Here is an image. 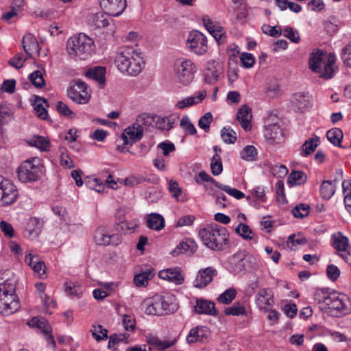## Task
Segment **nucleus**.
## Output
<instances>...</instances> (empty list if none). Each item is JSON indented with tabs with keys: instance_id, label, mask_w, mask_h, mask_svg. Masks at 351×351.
<instances>
[{
	"instance_id": "f257e3e1",
	"label": "nucleus",
	"mask_w": 351,
	"mask_h": 351,
	"mask_svg": "<svg viewBox=\"0 0 351 351\" xmlns=\"http://www.w3.org/2000/svg\"><path fill=\"white\" fill-rule=\"evenodd\" d=\"M202 241L214 251H223L229 245V233L225 227L215 225L203 228L199 232Z\"/></svg>"
},
{
	"instance_id": "37998d69",
	"label": "nucleus",
	"mask_w": 351,
	"mask_h": 351,
	"mask_svg": "<svg viewBox=\"0 0 351 351\" xmlns=\"http://www.w3.org/2000/svg\"><path fill=\"white\" fill-rule=\"evenodd\" d=\"M136 227L137 223L134 221H122L115 225L116 230L123 234L133 232Z\"/></svg>"
},
{
	"instance_id": "c85d7f7f",
	"label": "nucleus",
	"mask_w": 351,
	"mask_h": 351,
	"mask_svg": "<svg viewBox=\"0 0 351 351\" xmlns=\"http://www.w3.org/2000/svg\"><path fill=\"white\" fill-rule=\"evenodd\" d=\"M22 45L27 54L31 56L34 52L39 53L40 47L36 38L31 34H26L22 40Z\"/></svg>"
},
{
	"instance_id": "bf43d9fd",
	"label": "nucleus",
	"mask_w": 351,
	"mask_h": 351,
	"mask_svg": "<svg viewBox=\"0 0 351 351\" xmlns=\"http://www.w3.org/2000/svg\"><path fill=\"white\" fill-rule=\"evenodd\" d=\"M341 59L346 66L351 67V41L342 49Z\"/></svg>"
},
{
	"instance_id": "c03bdc74",
	"label": "nucleus",
	"mask_w": 351,
	"mask_h": 351,
	"mask_svg": "<svg viewBox=\"0 0 351 351\" xmlns=\"http://www.w3.org/2000/svg\"><path fill=\"white\" fill-rule=\"evenodd\" d=\"M330 292L328 289H318L314 293V299L320 305V308L323 310L326 304L328 297L330 296Z\"/></svg>"
},
{
	"instance_id": "bb28decb",
	"label": "nucleus",
	"mask_w": 351,
	"mask_h": 351,
	"mask_svg": "<svg viewBox=\"0 0 351 351\" xmlns=\"http://www.w3.org/2000/svg\"><path fill=\"white\" fill-rule=\"evenodd\" d=\"M132 58L129 60V69L127 74L132 76L138 75L143 70L144 61L141 53L136 50V56H131Z\"/></svg>"
},
{
	"instance_id": "20e7f679",
	"label": "nucleus",
	"mask_w": 351,
	"mask_h": 351,
	"mask_svg": "<svg viewBox=\"0 0 351 351\" xmlns=\"http://www.w3.org/2000/svg\"><path fill=\"white\" fill-rule=\"evenodd\" d=\"M196 71L197 67L191 60L178 59L173 65L174 77L183 85L191 84Z\"/></svg>"
},
{
	"instance_id": "0eeeda50",
	"label": "nucleus",
	"mask_w": 351,
	"mask_h": 351,
	"mask_svg": "<svg viewBox=\"0 0 351 351\" xmlns=\"http://www.w3.org/2000/svg\"><path fill=\"white\" fill-rule=\"evenodd\" d=\"M186 43L189 50L197 55H202L208 50L206 37L199 31L191 32Z\"/></svg>"
},
{
	"instance_id": "774afa93",
	"label": "nucleus",
	"mask_w": 351,
	"mask_h": 351,
	"mask_svg": "<svg viewBox=\"0 0 351 351\" xmlns=\"http://www.w3.org/2000/svg\"><path fill=\"white\" fill-rule=\"evenodd\" d=\"M262 31L263 33L272 37H278L282 34V29L278 26L271 27L269 25H263L262 26Z\"/></svg>"
},
{
	"instance_id": "338daca9",
	"label": "nucleus",
	"mask_w": 351,
	"mask_h": 351,
	"mask_svg": "<svg viewBox=\"0 0 351 351\" xmlns=\"http://www.w3.org/2000/svg\"><path fill=\"white\" fill-rule=\"evenodd\" d=\"M56 109L62 116H68L70 118L75 117V113L69 108V107L62 101H58L56 105Z\"/></svg>"
},
{
	"instance_id": "a19ab883",
	"label": "nucleus",
	"mask_w": 351,
	"mask_h": 351,
	"mask_svg": "<svg viewBox=\"0 0 351 351\" xmlns=\"http://www.w3.org/2000/svg\"><path fill=\"white\" fill-rule=\"evenodd\" d=\"M328 140L334 145L341 147L342 138L343 137L342 131L337 128L328 130L326 133Z\"/></svg>"
},
{
	"instance_id": "603ef678",
	"label": "nucleus",
	"mask_w": 351,
	"mask_h": 351,
	"mask_svg": "<svg viewBox=\"0 0 351 351\" xmlns=\"http://www.w3.org/2000/svg\"><path fill=\"white\" fill-rule=\"evenodd\" d=\"M93 337L97 341L108 338V330L104 328L101 325L93 326L90 330Z\"/></svg>"
},
{
	"instance_id": "8fccbe9b",
	"label": "nucleus",
	"mask_w": 351,
	"mask_h": 351,
	"mask_svg": "<svg viewBox=\"0 0 351 351\" xmlns=\"http://www.w3.org/2000/svg\"><path fill=\"white\" fill-rule=\"evenodd\" d=\"M310 206L305 204H299L292 209L293 215L296 218H304L308 215Z\"/></svg>"
},
{
	"instance_id": "cd10ccee",
	"label": "nucleus",
	"mask_w": 351,
	"mask_h": 351,
	"mask_svg": "<svg viewBox=\"0 0 351 351\" xmlns=\"http://www.w3.org/2000/svg\"><path fill=\"white\" fill-rule=\"evenodd\" d=\"M206 94V91L203 90L199 92L197 95L188 97L179 101L176 104V107L178 109H184L185 108L198 104L205 99Z\"/></svg>"
},
{
	"instance_id": "6e6552de",
	"label": "nucleus",
	"mask_w": 351,
	"mask_h": 351,
	"mask_svg": "<svg viewBox=\"0 0 351 351\" xmlns=\"http://www.w3.org/2000/svg\"><path fill=\"white\" fill-rule=\"evenodd\" d=\"M20 302L15 292L0 291V313L4 315L13 314L20 308Z\"/></svg>"
},
{
	"instance_id": "13d9d810",
	"label": "nucleus",
	"mask_w": 351,
	"mask_h": 351,
	"mask_svg": "<svg viewBox=\"0 0 351 351\" xmlns=\"http://www.w3.org/2000/svg\"><path fill=\"white\" fill-rule=\"evenodd\" d=\"M283 36L294 43H298L300 40L298 32L291 27H286L284 28Z\"/></svg>"
},
{
	"instance_id": "393cba45",
	"label": "nucleus",
	"mask_w": 351,
	"mask_h": 351,
	"mask_svg": "<svg viewBox=\"0 0 351 351\" xmlns=\"http://www.w3.org/2000/svg\"><path fill=\"white\" fill-rule=\"evenodd\" d=\"M251 108L246 105L242 106L237 112V119L239 121L241 126L245 130L251 129Z\"/></svg>"
},
{
	"instance_id": "a211bd4d",
	"label": "nucleus",
	"mask_w": 351,
	"mask_h": 351,
	"mask_svg": "<svg viewBox=\"0 0 351 351\" xmlns=\"http://www.w3.org/2000/svg\"><path fill=\"white\" fill-rule=\"evenodd\" d=\"M143 306L145 313L148 315H164L161 295L156 294L152 298L145 300Z\"/></svg>"
},
{
	"instance_id": "79ce46f5",
	"label": "nucleus",
	"mask_w": 351,
	"mask_h": 351,
	"mask_svg": "<svg viewBox=\"0 0 351 351\" xmlns=\"http://www.w3.org/2000/svg\"><path fill=\"white\" fill-rule=\"evenodd\" d=\"M307 176L302 171H292L289 174L287 182L290 185H300L306 182Z\"/></svg>"
},
{
	"instance_id": "69168bd1",
	"label": "nucleus",
	"mask_w": 351,
	"mask_h": 351,
	"mask_svg": "<svg viewBox=\"0 0 351 351\" xmlns=\"http://www.w3.org/2000/svg\"><path fill=\"white\" fill-rule=\"evenodd\" d=\"M218 189H220L221 190L224 191L228 194L234 197L237 199H241L245 197V195L242 191H239L236 189L231 188L229 186H226V185H223V184H221L220 186H219Z\"/></svg>"
},
{
	"instance_id": "58836bf2",
	"label": "nucleus",
	"mask_w": 351,
	"mask_h": 351,
	"mask_svg": "<svg viewBox=\"0 0 351 351\" xmlns=\"http://www.w3.org/2000/svg\"><path fill=\"white\" fill-rule=\"evenodd\" d=\"M337 181V178H335L333 181L324 180L322 182L319 190L322 198L329 199L334 195L335 192L334 182Z\"/></svg>"
},
{
	"instance_id": "ea45409f",
	"label": "nucleus",
	"mask_w": 351,
	"mask_h": 351,
	"mask_svg": "<svg viewBox=\"0 0 351 351\" xmlns=\"http://www.w3.org/2000/svg\"><path fill=\"white\" fill-rule=\"evenodd\" d=\"M319 142V137L316 136L314 138L306 140L302 145L300 154L304 157L311 154L318 146Z\"/></svg>"
},
{
	"instance_id": "3c124183",
	"label": "nucleus",
	"mask_w": 351,
	"mask_h": 351,
	"mask_svg": "<svg viewBox=\"0 0 351 351\" xmlns=\"http://www.w3.org/2000/svg\"><path fill=\"white\" fill-rule=\"evenodd\" d=\"M29 80L36 88H43L45 86V81L43 78V72L37 70L29 75Z\"/></svg>"
},
{
	"instance_id": "5701e85b",
	"label": "nucleus",
	"mask_w": 351,
	"mask_h": 351,
	"mask_svg": "<svg viewBox=\"0 0 351 351\" xmlns=\"http://www.w3.org/2000/svg\"><path fill=\"white\" fill-rule=\"evenodd\" d=\"M158 276L161 279L171 282L175 285H181L184 282V277L180 268H169L159 271Z\"/></svg>"
},
{
	"instance_id": "de8ad7c7",
	"label": "nucleus",
	"mask_w": 351,
	"mask_h": 351,
	"mask_svg": "<svg viewBox=\"0 0 351 351\" xmlns=\"http://www.w3.org/2000/svg\"><path fill=\"white\" fill-rule=\"evenodd\" d=\"M236 295L237 291L233 288H230L219 295L217 298V301L224 304H229L235 298Z\"/></svg>"
},
{
	"instance_id": "1a4fd4ad",
	"label": "nucleus",
	"mask_w": 351,
	"mask_h": 351,
	"mask_svg": "<svg viewBox=\"0 0 351 351\" xmlns=\"http://www.w3.org/2000/svg\"><path fill=\"white\" fill-rule=\"evenodd\" d=\"M93 239L95 243L99 245H118L121 242V237L119 234H110L107 228L104 226L96 228Z\"/></svg>"
},
{
	"instance_id": "9d476101",
	"label": "nucleus",
	"mask_w": 351,
	"mask_h": 351,
	"mask_svg": "<svg viewBox=\"0 0 351 351\" xmlns=\"http://www.w3.org/2000/svg\"><path fill=\"white\" fill-rule=\"evenodd\" d=\"M135 55L136 56V49L134 47L129 46L121 47L114 60L117 69L121 73H127L130 66V58H132L131 56Z\"/></svg>"
},
{
	"instance_id": "2eb2a0df",
	"label": "nucleus",
	"mask_w": 351,
	"mask_h": 351,
	"mask_svg": "<svg viewBox=\"0 0 351 351\" xmlns=\"http://www.w3.org/2000/svg\"><path fill=\"white\" fill-rule=\"evenodd\" d=\"M264 136L270 145L280 144L284 141V133L277 123L270 124L265 127Z\"/></svg>"
},
{
	"instance_id": "4468645a",
	"label": "nucleus",
	"mask_w": 351,
	"mask_h": 351,
	"mask_svg": "<svg viewBox=\"0 0 351 351\" xmlns=\"http://www.w3.org/2000/svg\"><path fill=\"white\" fill-rule=\"evenodd\" d=\"M17 278L10 270L0 271V291L14 293L16 291Z\"/></svg>"
},
{
	"instance_id": "7ed1b4c3",
	"label": "nucleus",
	"mask_w": 351,
	"mask_h": 351,
	"mask_svg": "<svg viewBox=\"0 0 351 351\" xmlns=\"http://www.w3.org/2000/svg\"><path fill=\"white\" fill-rule=\"evenodd\" d=\"M18 178L23 183L34 182L44 174V165L38 157L27 159L21 163L17 170Z\"/></svg>"
},
{
	"instance_id": "dca6fc26",
	"label": "nucleus",
	"mask_w": 351,
	"mask_h": 351,
	"mask_svg": "<svg viewBox=\"0 0 351 351\" xmlns=\"http://www.w3.org/2000/svg\"><path fill=\"white\" fill-rule=\"evenodd\" d=\"M250 258V254L245 250H239L232 255L228 262L234 273H240L246 269V263Z\"/></svg>"
},
{
	"instance_id": "412c9836",
	"label": "nucleus",
	"mask_w": 351,
	"mask_h": 351,
	"mask_svg": "<svg viewBox=\"0 0 351 351\" xmlns=\"http://www.w3.org/2000/svg\"><path fill=\"white\" fill-rule=\"evenodd\" d=\"M291 101L295 110L304 112L311 106V97L308 94L297 93L291 96Z\"/></svg>"
},
{
	"instance_id": "f03ea898",
	"label": "nucleus",
	"mask_w": 351,
	"mask_h": 351,
	"mask_svg": "<svg viewBox=\"0 0 351 351\" xmlns=\"http://www.w3.org/2000/svg\"><path fill=\"white\" fill-rule=\"evenodd\" d=\"M93 40L84 34L71 37L66 42V52L71 58L86 59L93 51Z\"/></svg>"
},
{
	"instance_id": "6e6d98bb",
	"label": "nucleus",
	"mask_w": 351,
	"mask_h": 351,
	"mask_svg": "<svg viewBox=\"0 0 351 351\" xmlns=\"http://www.w3.org/2000/svg\"><path fill=\"white\" fill-rule=\"evenodd\" d=\"M221 136L226 143H234L237 139L236 132L230 128H223L221 132Z\"/></svg>"
},
{
	"instance_id": "864d4df0",
	"label": "nucleus",
	"mask_w": 351,
	"mask_h": 351,
	"mask_svg": "<svg viewBox=\"0 0 351 351\" xmlns=\"http://www.w3.org/2000/svg\"><path fill=\"white\" fill-rule=\"evenodd\" d=\"M224 314L226 315L234 316L244 315H246V310L244 306L239 303H237L230 307L226 308L224 309Z\"/></svg>"
},
{
	"instance_id": "0e129e2a",
	"label": "nucleus",
	"mask_w": 351,
	"mask_h": 351,
	"mask_svg": "<svg viewBox=\"0 0 351 351\" xmlns=\"http://www.w3.org/2000/svg\"><path fill=\"white\" fill-rule=\"evenodd\" d=\"M346 207L351 206V182L343 181L342 183Z\"/></svg>"
},
{
	"instance_id": "052dcab7",
	"label": "nucleus",
	"mask_w": 351,
	"mask_h": 351,
	"mask_svg": "<svg viewBox=\"0 0 351 351\" xmlns=\"http://www.w3.org/2000/svg\"><path fill=\"white\" fill-rule=\"evenodd\" d=\"M213 119V118L211 112H206L199 119L198 126L207 132L209 131L210 125Z\"/></svg>"
},
{
	"instance_id": "423d86ee",
	"label": "nucleus",
	"mask_w": 351,
	"mask_h": 351,
	"mask_svg": "<svg viewBox=\"0 0 351 351\" xmlns=\"http://www.w3.org/2000/svg\"><path fill=\"white\" fill-rule=\"evenodd\" d=\"M67 94L71 99L79 104H87L91 97L88 86L80 80H76L74 85L68 89Z\"/></svg>"
},
{
	"instance_id": "7c9ffc66",
	"label": "nucleus",
	"mask_w": 351,
	"mask_h": 351,
	"mask_svg": "<svg viewBox=\"0 0 351 351\" xmlns=\"http://www.w3.org/2000/svg\"><path fill=\"white\" fill-rule=\"evenodd\" d=\"M336 61V56L334 53H330L328 56L326 61L321 67L319 76L324 79H330L333 76L335 73L334 65Z\"/></svg>"
},
{
	"instance_id": "f3484780",
	"label": "nucleus",
	"mask_w": 351,
	"mask_h": 351,
	"mask_svg": "<svg viewBox=\"0 0 351 351\" xmlns=\"http://www.w3.org/2000/svg\"><path fill=\"white\" fill-rule=\"evenodd\" d=\"M323 310L329 312L335 311L337 313L345 315L347 313L348 308L336 292H330Z\"/></svg>"
},
{
	"instance_id": "72a5a7b5",
	"label": "nucleus",
	"mask_w": 351,
	"mask_h": 351,
	"mask_svg": "<svg viewBox=\"0 0 351 351\" xmlns=\"http://www.w3.org/2000/svg\"><path fill=\"white\" fill-rule=\"evenodd\" d=\"M43 228V221L40 219L32 217L29 219L27 226V231L28 232L29 237L32 239L38 237Z\"/></svg>"
},
{
	"instance_id": "6ab92c4d",
	"label": "nucleus",
	"mask_w": 351,
	"mask_h": 351,
	"mask_svg": "<svg viewBox=\"0 0 351 351\" xmlns=\"http://www.w3.org/2000/svg\"><path fill=\"white\" fill-rule=\"evenodd\" d=\"M274 300L270 289H261L256 295V304L260 310L269 311V307L274 305Z\"/></svg>"
},
{
	"instance_id": "09e8293b",
	"label": "nucleus",
	"mask_w": 351,
	"mask_h": 351,
	"mask_svg": "<svg viewBox=\"0 0 351 351\" xmlns=\"http://www.w3.org/2000/svg\"><path fill=\"white\" fill-rule=\"evenodd\" d=\"M211 173L213 176H219L223 171V165L219 154H215L210 163Z\"/></svg>"
},
{
	"instance_id": "c9c22d12",
	"label": "nucleus",
	"mask_w": 351,
	"mask_h": 351,
	"mask_svg": "<svg viewBox=\"0 0 351 351\" xmlns=\"http://www.w3.org/2000/svg\"><path fill=\"white\" fill-rule=\"evenodd\" d=\"M161 300L164 308V315L172 313L177 310L178 304L176 303V298L173 295L167 293L161 295Z\"/></svg>"
},
{
	"instance_id": "4d7b16f0",
	"label": "nucleus",
	"mask_w": 351,
	"mask_h": 351,
	"mask_svg": "<svg viewBox=\"0 0 351 351\" xmlns=\"http://www.w3.org/2000/svg\"><path fill=\"white\" fill-rule=\"evenodd\" d=\"M37 328L42 329L43 332L48 335L47 337V341L51 343L53 347H55L56 342L52 335L51 334V329L50 327H47L46 320L45 319L39 318V323Z\"/></svg>"
},
{
	"instance_id": "a878e982",
	"label": "nucleus",
	"mask_w": 351,
	"mask_h": 351,
	"mask_svg": "<svg viewBox=\"0 0 351 351\" xmlns=\"http://www.w3.org/2000/svg\"><path fill=\"white\" fill-rule=\"evenodd\" d=\"M106 68L99 66L89 69L85 75L87 77L97 82L100 88H104L106 83Z\"/></svg>"
},
{
	"instance_id": "f704fd0d",
	"label": "nucleus",
	"mask_w": 351,
	"mask_h": 351,
	"mask_svg": "<svg viewBox=\"0 0 351 351\" xmlns=\"http://www.w3.org/2000/svg\"><path fill=\"white\" fill-rule=\"evenodd\" d=\"M154 269L152 267L140 272L134 277V282L137 287H145L154 276Z\"/></svg>"
},
{
	"instance_id": "39448f33",
	"label": "nucleus",
	"mask_w": 351,
	"mask_h": 351,
	"mask_svg": "<svg viewBox=\"0 0 351 351\" xmlns=\"http://www.w3.org/2000/svg\"><path fill=\"white\" fill-rule=\"evenodd\" d=\"M19 197L16 186L8 179L0 176V207L14 204Z\"/></svg>"
},
{
	"instance_id": "aec40b11",
	"label": "nucleus",
	"mask_w": 351,
	"mask_h": 351,
	"mask_svg": "<svg viewBox=\"0 0 351 351\" xmlns=\"http://www.w3.org/2000/svg\"><path fill=\"white\" fill-rule=\"evenodd\" d=\"M216 275V269L211 267L200 269L194 281V287L199 289L206 287Z\"/></svg>"
},
{
	"instance_id": "a18cd8bd",
	"label": "nucleus",
	"mask_w": 351,
	"mask_h": 351,
	"mask_svg": "<svg viewBox=\"0 0 351 351\" xmlns=\"http://www.w3.org/2000/svg\"><path fill=\"white\" fill-rule=\"evenodd\" d=\"M175 121L174 118L170 117H158L156 121V126L160 130H170Z\"/></svg>"
},
{
	"instance_id": "49530a36",
	"label": "nucleus",
	"mask_w": 351,
	"mask_h": 351,
	"mask_svg": "<svg viewBox=\"0 0 351 351\" xmlns=\"http://www.w3.org/2000/svg\"><path fill=\"white\" fill-rule=\"evenodd\" d=\"M241 157L243 160L252 162L255 161L257 158V150L253 145L245 146L241 152Z\"/></svg>"
},
{
	"instance_id": "b1692460",
	"label": "nucleus",
	"mask_w": 351,
	"mask_h": 351,
	"mask_svg": "<svg viewBox=\"0 0 351 351\" xmlns=\"http://www.w3.org/2000/svg\"><path fill=\"white\" fill-rule=\"evenodd\" d=\"M146 338L147 343L159 351H163L173 346L176 342V338L173 339H161L157 336L152 335L147 336Z\"/></svg>"
},
{
	"instance_id": "c756f323",
	"label": "nucleus",
	"mask_w": 351,
	"mask_h": 351,
	"mask_svg": "<svg viewBox=\"0 0 351 351\" xmlns=\"http://www.w3.org/2000/svg\"><path fill=\"white\" fill-rule=\"evenodd\" d=\"M323 51L319 49L313 50L310 54L308 64L309 68L315 73H320L321 67L326 60H324Z\"/></svg>"
},
{
	"instance_id": "f8f14e48",
	"label": "nucleus",
	"mask_w": 351,
	"mask_h": 351,
	"mask_svg": "<svg viewBox=\"0 0 351 351\" xmlns=\"http://www.w3.org/2000/svg\"><path fill=\"white\" fill-rule=\"evenodd\" d=\"M143 136V129L140 125H136V122L125 128L121 136L123 141L121 151L124 149L125 145H132L134 143L140 141Z\"/></svg>"
},
{
	"instance_id": "680f3d73",
	"label": "nucleus",
	"mask_w": 351,
	"mask_h": 351,
	"mask_svg": "<svg viewBox=\"0 0 351 351\" xmlns=\"http://www.w3.org/2000/svg\"><path fill=\"white\" fill-rule=\"evenodd\" d=\"M348 240L345 237H333V247L337 251V252L348 248Z\"/></svg>"
},
{
	"instance_id": "473e14b6",
	"label": "nucleus",
	"mask_w": 351,
	"mask_h": 351,
	"mask_svg": "<svg viewBox=\"0 0 351 351\" xmlns=\"http://www.w3.org/2000/svg\"><path fill=\"white\" fill-rule=\"evenodd\" d=\"M197 250L196 243L191 239H186L184 241H182L180 244L173 250L172 254L173 255H178L180 254L187 253L189 254H193Z\"/></svg>"
},
{
	"instance_id": "4c0bfd02",
	"label": "nucleus",
	"mask_w": 351,
	"mask_h": 351,
	"mask_svg": "<svg viewBox=\"0 0 351 351\" xmlns=\"http://www.w3.org/2000/svg\"><path fill=\"white\" fill-rule=\"evenodd\" d=\"M34 97V110L36 111L38 117L45 120L48 116L47 110L46 109V107L48 106L47 101L43 97L38 96Z\"/></svg>"
},
{
	"instance_id": "5fc2aeb1",
	"label": "nucleus",
	"mask_w": 351,
	"mask_h": 351,
	"mask_svg": "<svg viewBox=\"0 0 351 351\" xmlns=\"http://www.w3.org/2000/svg\"><path fill=\"white\" fill-rule=\"evenodd\" d=\"M235 231L245 240H252L253 234L249 226L245 223H240L235 229Z\"/></svg>"
},
{
	"instance_id": "4be33fe9",
	"label": "nucleus",
	"mask_w": 351,
	"mask_h": 351,
	"mask_svg": "<svg viewBox=\"0 0 351 351\" xmlns=\"http://www.w3.org/2000/svg\"><path fill=\"white\" fill-rule=\"evenodd\" d=\"M215 303L202 298L197 299L196 304L194 306V311L197 314H206L213 316H217L219 314L215 308Z\"/></svg>"
},
{
	"instance_id": "ddd939ff",
	"label": "nucleus",
	"mask_w": 351,
	"mask_h": 351,
	"mask_svg": "<svg viewBox=\"0 0 351 351\" xmlns=\"http://www.w3.org/2000/svg\"><path fill=\"white\" fill-rule=\"evenodd\" d=\"M210 336V330L208 327L199 326L190 330L186 341L189 344L204 343L208 341Z\"/></svg>"
},
{
	"instance_id": "2f4dec72",
	"label": "nucleus",
	"mask_w": 351,
	"mask_h": 351,
	"mask_svg": "<svg viewBox=\"0 0 351 351\" xmlns=\"http://www.w3.org/2000/svg\"><path fill=\"white\" fill-rule=\"evenodd\" d=\"M147 226L156 231H160L165 227V219L163 217L158 213H151L147 215Z\"/></svg>"
},
{
	"instance_id": "e2e57ef3",
	"label": "nucleus",
	"mask_w": 351,
	"mask_h": 351,
	"mask_svg": "<svg viewBox=\"0 0 351 351\" xmlns=\"http://www.w3.org/2000/svg\"><path fill=\"white\" fill-rule=\"evenodd\" d=\"M180 125L191 135H194L197 132L196 128L187 116H184L182 118Z\"/></svg>"
},
{
	"instance_id": "e433bc0d",
	"label": "nucleus",
	"mask_w": 351,
	"mask_h": 351,
	"mask_svg": "<svg viewBox=\"0 0 351 351\" xmlns=\"http://www.w3.org/2000/svg\"><path fill=\"white\" fill-rule=\"evenodd\" d=\"M28 144L43 152L48 151L51 145L47 138L38 135L31 138L28 141Z\"/></svg>"
},
{
	"instance_id": "9b49d317",
	"label": "nucleus",
	"mask_w": 351,
	"mask_h": 351,
	"mask_svg": "<svg viewBox=\"0 0 351 351\" xmlns=\"http://www.w3.org/2000/svg\"><path fill=\"white\" fill-rule=\"evenodd\" d=\"M103 11L110 16H118L123 12L127 3L126 0H99Z\"/></svg>"
}]
</instances>
